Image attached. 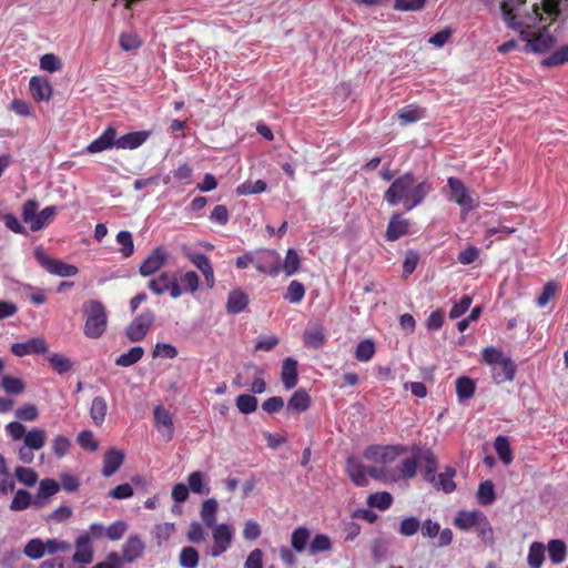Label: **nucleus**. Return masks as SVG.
<instances>
[{
  "mask_svg": "<svg viewBox=\"0 0 568 568\" xmlns=\"http://www.w3.org/2000/svg\"><path fill=\"white\" fill-rule=\"evenodd\" d=\"M423 459L425 462V479L434 483L436 479L437 460L434 453L429 449L424 450Z\"/></svg>",
  "mask_w": 568,
  "mask_h": 568,
  "instance_id": "obj_54",
  "label": "nucleus"
},
{
  "mask_svg": "<svg viewBox=\"0 0 568 568\" xmlns=\"http://www.w3.org/2000/svg\"><path fill=\"white\" fill-rule=\"evenodd\" d=\"M346 473L351 480L358 487L367 485V473L365 466L356 457H348L346 460Z\"/></svg>",
  "mask_w": 568,
  "mask_h": 568,
  "instance_id": "obj_18",
  "label": "nucleus"
},
{
  "mask_svg": "<svg viewBox=\"0 0 568 568\" xmlns=\"http://www.w3.org/2000/svg\"><path fill=\"white\" fill-rule=\"evenodd\" d=\"M376 353L375 342L371 338L361 341L354 352V356L359 362H369Z\"/></svg>",
  "mask_w": 568,
  "mask_h": 568,
  "instance_id": "obj_32",
  "label": "nucleus"
},
{
  "mask_svg": "<svg viewBox=\"0 0 568 568\" xmlns=\"http://www.w3.org/2000/svg\"><path fill=\"white\" fill-rule=\"evenodd\" d=\"M168 252L164 247L158 246L153 248L150 254L143 260L139 267L141 276H151L160 271L168 261Z\"/></svg>",
  "mask_w": 568,
  "mask_h": 568,
  "instance_id": "obj_8",
  "label": "nucleus"
},
{
  "mask_svg": "<svg viewBox=\"0 0 568 568\" xmlns=\"http://www.w3.org/2000/svg\"><path fill=\"white\" fill-rule=\"evenodd\" d=\"M255 268L272 276H277L281 272V256L274 250H263L255 255Z\"/></svg>",
  "mask_w": 568,
  "mask_h": 568,
  "instance_id": "obj_7",
  "label": "nucleus"
},
{
  "mask_svg": "<svg viewBox=\"0 0 568 568\" xmlns=\"http://www.w3.org/2000/svg\"><path fill=\"white\" fill-rule=\"evenodd\" d=\"M33 254L38 263L53 275L70 277L79 273V268L75 265L48 256L41 247H37Z\"/></svg>",
  "mask_w": 568,
  "mask_h": 568,
  "instance_id": "obj_5",
  "label": "nucleus"
},
{
  "mask_svg": "<svg viewBox=\"0 0 568 568\" xmlns=\"http://www.w3.org/2000/svg\"><path fill=\"white\" fill-rule=\"evenodd\" d=\"M217 501L213 498L206 499L202 504L201 518L207 528L216 525Z\"/></svg>",
  "mask_w": 568,
  "mask_h": 568,
  "instance_id": "obj_31",
  "label": "nucleus"
},
{
  "mask_svg": "<svg viewBox=\"0 0 568 568\" xmlns=\"http://www.w3.org/2000/svg\"><path fill=\"white\" fill-rule=\"evenodd\" d=\"M84 316L83 334L91 339L100 338L106 331L108 313L102 302L85 301L82 305Z\"/></svg>",
  "mask_w": 568,
  "mask_h": 568,
  "instance_id": "obj_2",
  "label": "nucleus"
},
{
  "mask_svg": "<svg viewBox=\"0 0 568 568\" xmlns=\"http://www.w3.org/2000/svg\"><path fill=\"white\" fill-rule=\"evenodd\" d=\"M235 404L242 414L247 415L256 410L258 402L253 395L241 394L236 397Z\"/></svg>",
  "mask_w": 568,
  "mask_h": 568,
  "instance_id": "obj_50",
  "label": "nucleus"
},
{
  "mask_svg": "<svg viewBox=\"0 0 568 568\" xmlns=\"http://www.w3.org/2000/svg\"><path fill=\"white\" fill-rule=\"evenodd\" d=\"M409 220L404 219L402 214L394 213L387 224L385 237L387 241L394 242L399 237L409 233Z\"/></svg>",
  "mask_w": 568,
  "mask_h": 568,
  "instance_id": "obj_13",
  "label": "nucleus"
},
{
  "mask_svg": "<svg viewBox=\"0 0 568 568\" xmlns=\"http://www.w3.org/2000/svg\"><path fill=\"white\" fill-rule=\"evenodd\" d=\"M192 263L202 272L209 287L214 286V271L210 258L204 254H195L191 258Z\"/></svg>",
  "mask_w": 568,
  "mask_h": 568,
  "instance_id": "obj_30",
  "label": "nucleus"
},
{
  "mask_svg": "<svg viewBox=\"0 0 568 568\" xmlns=\"http://www.w3.org/2000/svg\"><path fill=\"white\" fill-rule=\"evenodd\" d=\"M124 462V454L115 448H111L105 452L103 456V467L102 475L104 477H111L115 474L122 466Z\"/></svg>",
  "mask_w": 568,
  "mask_h": 568,
  "instance_id": "obj_17",
  "label": "nucleus"
},
{
  "mask_svg": "<svg viewBox=\"0 0 568 568\" xmlns=\"http://www.w3.org/2000/svg\"><path fill=\"white\" fill-rule=\"evenodd\" d=\"M305 292V286L301 282L294 280L288 284L286 293L284 294V300L291 304H298L304 298Z\"/></svg>",
  "mask_w": 568,
  "mask_h": 568,
  "instance_id": "obj_39",
  "label": "nucleus"
},
{
  "mask_svg": "<svg viewBox=\"0 0 568 568\" xmlns=\"http://www.w3.org/2000/svg\"><path fill=\"white\" fill-rule=\"evenodd\" d=\"M199 558V552L195 548L184 547L179 555V564L183 568H196Z\"/></svg>",
  "mask_w": 568,
  "mask_h": 568,
  "instance_id": "obj_48",
  "label": "nucleus"
},
{
  "mask_svg": "<svg viewBox=\"0 0 568 568\" xmlns=\"http://www.w3.org/2000/svg\"><path fill=\"white\" fill-rule=\"evenodd\" d=\"M393 496L388 491H378L371 494L367 498V504L379 510H386L392 506Z\"/></svg>",
  "mask_w": 568,
  "mask_h": 568,
  "instance_id": "obj_44",
  "label": "nucleus"
},
{
  "mask_svg": "<svg viewBox=\"0 0 568 568\" xmlns=\"http://www.w3.org/2000/svg\"><path fill=\"white\" fill-rule=\"evenodd\" d=\"M51 448L52 453L58 458H62L69 453L71 448V442L64 435H57L51 442Z\"/></svg>",
  "mask_w": 568,
  "mask_h": 568,
  "instance_id": "obj_56",
  "label": "nucleus"
},
{
  "mask_svg": "<svg viewBox=\"0 0 568 568\" xmlns=\"http://www.w3.org/2000/svg\"><path fill=\"white\" fill-rule=\"evenodd\" d=\"M29 89L36 101H49L52 97V87L44 78L32 77Z\"/></svg>",
  "mask_w": 568,
  "mask_h": 568,
  "instance_id": "obj_19",
  "label": "nucleus"
},
{
  "mask_svg": "<svg viewBox=\"0 0 568 568\" xmlns=\"http://www.w3.org/2000/svg\"><path fill=\"white\" fill-rule=\"evenodd\" d=\"M325 342V335L322 326H316L304 332V343L308 348L318 349Z\"/></svg>",
  "mask_w": 568,
  "mask_h": 568,
  "instance_id": "obj_35",
  "label": "nucleus"
},
{
  "mask_svg": "<svg viewBox=\"0 0 568 568\" xmlns=\"http://www.w3.org/2000/svg\"><path fill=\"white\" fill-rule=\"evenodd\" d=\"M312 403L310 394L300 388L295 390L287 402V409L296 413L305 412L310 408Z\"/></svg>",
  "mask_w": 568,
  "mask_h": 568,
  "instance_id": "obj_26",
  "label": "nucleus"
},
{
  "mask_svg": "<svg viewBox=\"0 0 568 568\" xmlns=\"http://www.w3.org/2000/svg\"><path fill=\"white\" fill-rule=\"evenodd\" d=\"M495 488L491 480H485L479 484L477 498L480 505H490L495 500Z\"/></svg>",
  "mask_w": 568,
  "mask_h": 568,
  "instance_id": "obj_47",
  "label": "nucleus"
},
{
  "mask_svg": "<svg viewBox=\"0 0 568 568\" xmlns=\"http://www.w3.org/2000/svg\"><path fill=\"white\" fill-rule=\"evenodd\" d=\"M248 304V296L240 288L232 290L229 293L226 302V311L230 314H239L243 312Z\"/></svg>",
  "mask_w": 568,
  "mask_h": 568,
  "instance_id": "obj_24",
  "label": "nucleus"
},
{
  "mask_svg": "<svg viewBox=\"0 0 568 568\" xmlns=\"http://www.w3.org/2000/svg\"><path fill=\"white\" fill-rule=\"evenodd\" d=\"M432 191L430 182H417L413 172H406L394 179L384 193V200L392 206L402 204L406 211H410L420 205Z\"/></svg>",
  "mask_w": 568,
  "mask_h": 568,
  "instance_id": "obj_1",
  "label": "nucleus"
},
{
  "mask_svg": "<svg viewBox=\"0 0 568 568\" xmlns=\"http://www.w3.org/2000/svg\"><path fill=\"white\" fill-rule=\"evenodd\" d=\"M146 286L155 295H163L169 292L172 298H179L183 294V288L179 284L176 275L170 272L160 273L159 276L151 278Z\"/></svg>",
  "mask_w": 568,
  "mask_h": 568,
  "instance_id": "obj_4",
  "label": "nucleus"
},
{
  "mask_svg": "<svg viewBox=\"0 0 568 568\" xmlns=\"http://www.w3.org/2000/svg\"><path fill=\"white\" fill-rule=\"evenodd\" d=\"M281 379L285 389H292L296 386L298 381V374L297 362L294 358L287 357L283 361L281 369Z\"/></svg>",
  "mask_w": 568,
  "mask_h": 568,
  "instance_id": "obj_20",
  "label": "nucleus"
},
{
  "mask_svg": "<svg viewBox=\"0 0 568 568\" xmlns=\"http://www.w3.org/2000/svg\"><path fill=\"white\" fill-rule=\"evenodd\" d=\"M559 287L558 284L554 281L547 282L544 287L541 294L537 298V305L539 307H545L557 294Z\"/></svg>",
  "mask_w": 568,
  "mask_h": 568,
  "instance_id": "obj_61",
  "label": "nucleus"
},
{
  "mask_svg": "<svg viewBox=\"0 0 568 568\" xmlns=\"http://www.w3.org/2000/svg\"><path fill=\"white\" fill-rule=\"evenodd\" d=\"M548 552L552 564H560L567 555L566 544L560 539H552L548 544Z\"/></svg>",
  "mask_w": 568,
  "mask_h": 568,
  "instance_id": "obj_41",
  "label": "nucleus"
},
{
  "mask_svg": "<svg viewBox=\"0 0 568 568\" xmlns=\"http://www.w3.org/2000/svg\"><path fill=\"white\" fill-rule=\"evenodd\" d=\"M456 471L454 468L452 467H448L446 468V470L442 474H439L435 481H434V485L435 487H437L438 489H442L443 491L449 494V493H453L455 489H456V484L454 481V476H455Z\"/></svg>",
  "mask_w": 568,
  "mask_h": 568,
  "instance_id": "obj_34",
  "label": "nucleus"
},
{
  "mask_svg": "<svg viewBox=\"0 0 568 568\" xmlns=\"http://www.w3.org/2000/svg\"><path fill=\"white\" fill-rule=\"evenodd\" d=\"M447 185L450 190V201H454L465 211L473 210V199L465 184L458 178H448Z\"/></svg>",
  "mask_w": 568,
  "mask_h": 568,
  "instance_id": "obj_10",
  "label": "nucleus"
},
{
  "mask_svg": "<svg viewBox=\"0 0 568 568\" xmlns=\"http://www.w3.org/2000/svg\"><path fill=\"white\" fill-rule=\"evenodd\" d=\"M301 266V258L298 253L294 248H288L281 270L287 275H294Z\"/></svg>",
  "mask_w": 568,
  "mask_h": 568,
  "instance_id": "obj_38",
  "label": "nucleus"
},
{
  "mask_svg": "<svg viewBox=\"0 0 568 568\" xmlns=\"http://www.w3.org/2000/svg\"><path fill=\"white\" fill-rule=\"evenodd\" d=\"M2 388L12 395H19L24 390V383L18 378L10 375H4L1 381Z\"/></svg>",
  "mask_w": 568,
  "mask_h": 568,
  "instance_id": "obj_57",
  "label": "nucleus"
},
{
  "mask_svg": "<svg viewBox=\"0 0 568 568\" xmlns=\"http://www.w3.org/2000/svg\"><path fill=\"white\" fill-rule=\"evenodd\" d=\"M48 361H49L52 369L60 375L71 371V368L73 366V363L71 362L70 358H68L61 354H58V353L51 354L48 357Z\"/></svg>",
  "mask_w": 568,
  "mask_h": 568,
  "instance_id": "obj_49",
  "label": "nucleus"
},
{
  "mask_svg": "<svg viewBox=\"0 0 568 568\" xmlns=\"http://www.w3.org/2000/svg\"><path fill=\"white\" fill-rule=\"evenodd\" d=\"M77 443L89 452H95L99 448V443L95 440L91 430H82L77 437Z\"/></svg>",
  "mask_w": 568,
  "mask_h": 568,
  "instance_id": "obj_64",
  "label": "nucleus"
},
{
  "mask_svg": "<svg viewBox=\"0 0 568 568\" xmlns=\"http://www.w3.org/2000/svg\"><path fill=\"white\" fill-rule=\"evenodd\" d=\"M420 528V520L415 517H405L398 527V532L403 537H412L414 536Z\"/></svg>",
  "mask_w": 568,
  "mask_h": 568,
  "instance_id": "obj_51",
  "label": "nucleus"
},
{
  "mask_svg": "<svg viewBox=\"0 0 568 568\" xmlns=\"http://www.w3.org/2000/svg\"><path fill=\"white\" fill-rule=\"evenodd\" d=\"M60 489V485L57 480L47 478L40 481L38 494L34 499V505L37 507H42L44 503L42 499L49 498L55 495Z\"/></svg>",
  "mask_w": 568,
  "mask_h": 568,
  "instance_id": "obj_29",
  "label": "nucleus"
},
{
  "mask_svg": "<svg viewBox=\"0 0 568 568\" xmlns=\"http://www.w3.org/2000/svg\"><path fill=\"white\" fill-rule=\"evenodd\" d=\"M266 190V183L263 180L255 182H245L237 186L236 192L240 195L258 194Z\"/></svg>",
  "mask_w": 568,
  "mask_h": 568,
  "instance_id": "obj_63",
  "label": "nucleus"
},
{
  "mask_svg": "<svg viewBox=\"0 0 568 568\" xmlns=\"http://www.w3.org/2000/svg\"><path fill=\"white\" fill-rule=\"evenodd\" d=\"M150 136L148 131H135L116 138V148L123 150H133L141 146Z\"/></svg>",
  "mask_w": 568,
  "mask_h": 568,
  "instance_id": "obj_21",
  "label": "nucleus"
},
{
  "mask_svg": "<svg viewBox=\"0 0 568 568\" xmlns=\"http://www.w3.org/2000/svg\"><path fill=\"white\" fill-rule=\"evenodd\" d=\"M47 433L44 429L33 427L29 432H27L23 444L31 449L39 450L45 444Z\"/></svg>",
  "mask_w": 568,
  "mask_h": 568,
  "instance_id": "obj_33",
  "label": "nucleus"
},
{
  "mask_svg": "<svg viewBox=\"0 0 568 568\" xmlns=\"http://www.w3.org/2000/svg\"><path fill=\"white\" fill-rule=\"evenodd\" d=\"M154 422L158 430L163 434L166 440H171L174 433V424L171 413L162 405H158L154 408Z\"/></svg>",
  "mask_w": 568,
  "mask_h": 568,
  "instance_id": "obj_14",
  "label": "nucleus"
},
{
  "mask_svg": "<svg viewBox=\"0 0 568 568\" xmlns=\"http://www.w3.org/2000/svg\"><path fill=\"white\" fill-rule=\"evenodd\" d=\"M494 447L499 459L505 464L509 465L513 462V452L510 443L507 437L498 436L495 439Z\"/></svg>",
  "mask_w": 568,
  "mask_h": 568,
  "instance_id": "obj_36",
  "label": "nucleus"
},
{
  "mask_svg": "<svg viewBox=\"0 0 568 568\" xmlns=\"http://www.w3.org/2000/svg\"><path fill=\"white\" fill-rule=\"evenodd\" d=\"M565 62H568V45H564L552 52L542 61V65L551 68L564 64Z\"/></svg>",
  "mask_w": 568,
  "mask_h": 568,
  "instance_id": "obj_59",
  "label": "nucleus"
},
{
  "mask_svg": "<svg viewBox=\"0 0 568 568\" xmlns=\"http://www.w3.org/2000/svg\"><path fill=\"white\" fill-rule=\"evenodd\" d=\"M179 280V284L183 288V293H194L199 288L200 277L193 272L189 271L184 275H182Z\"/></svg>",
  "mask_w": 568,
  "mask_h": 568,
  "instance_id": "obj_55",
  "label": "nucleus"
},
{
  "mask_svg": "<svg viewBox=\"0 0 568 568\" xmlns=\"http://www.w3.org/2000/svg\"><path fill=\"white\" fill-rule=\"evenodd\" d=\"M212 528L214 546L210 554L212 557H219L230 548L233 540V529L227 524L215 525Z\"/></svg>",
  "mask_w": 568,
  "mask_h": 568,
  "instance_id": "obj_9",
  "label": "nucleus"
},
{
  "mask_svg": "<svg viewBox=\"0 0 568 568\" xmlns=\"http://www.w3.org/2000/svg\"><path fill=\"white\" fill-rule=\"evenodd\" d=\"M48 352V344L42 337H33L22 343H14L11 353L18 357L31 354H44Z\"/></svg>",
  "mask_w": 568,
  "mask_h": 568,
  "instance_id": "obj_11",
  "label": "nucleus"
},
{
  "mask_svg": "<svg viewBox=\"0 0 568 568\" xmlns=\"http://www.w3.org/2000/svg\"><path fill=\"white\" fill-rule=\"evenodd\" d=\"M144 544L138 536H130L123 545L122 556L125 562H133L142 556Z\"/></svg>",
  "mask_w": 568,
  "mask_h": 568,
  "instance_id": "obj_23",
  "label": "nucleus"
},
{
  "mask_svg": "<svg viewBox=\"0 0 568 568\" xmlns=\"http://www.w3.org/2000/svg\"><path fill=\"white\" fill-rule=\"evenodd\" d=\"M456 393L459 399H468L474 396L475 383L471 378L462 376L456 381Z\"/></svg>",
  "mask_w": 568,
  "mask_h": 568,
  "instance_id": "obj_46",
  "label": "nucleus"
},
{
  "mask_svg": "<svg viewBox=\"0 0 568 568\" xmlns=\"http://www.w3.org/2000/svg\"><path fill=\"white\" fill-rule=\"evenodd\" d=\"M144 355V348L141 346H134L129 352L120 355L115 359V365L121 367H129L138 363Z\"/></svg>",
  "mask_w": 568,
  "mask_h": 568,
  "instance_id": "obj_37",
  "label": "nucleus"
},
{
  "mask_svg": "<svg viewBox=\"0 0 568 568\" xmlns=\"http://www.w3.org/2000/svg\"><path fill=\"white\" fill-rule=\"evenodd\" d=\"M23 554L32 560L42 558L45 554L44 541L40 538L30 539L24 546Z\"/></svg>",
  "mask_w": 568,
  "mask_h": 568,
  "instance_id": "obj_43",
  "label": "nucleus"
},
{
  "mask_svg": "<svg viewBox=\"0 0 568 568\" xmlns=\"http://www.w3.org/2000/svg\"><path fill=\"white\" fill-rule=\"evenodd\" d=\"M484 514L479 510L474 511H466L460 510L457 513L454 524L457 528L460 530H469L471 528H475L476 524L479 520V517H481Z\"/></svg>",
  "mask_w": 568,
  "mask_h": 568,
  "instance_id": "obj_28",
  "label": "nucleus"
},
{
  "mask_svg": "<svg viewBox=\"0 0 568 568\" xmlns=\"http://www.w3.org/2000/svg\"><path fill=\"white\" fill-rule=\"evenodd\" d=\"M376 450H381L379 460L383 464H390L393 463L399 455L407 452V447L402 445H389L385 447L379 446H372L367 448L365 452L366 458L373 457V454L375 455Z\"/></svg>",
  "mask_w": 568,
  "mask_h": 568,
  "instance_id": "obj_16",
  "label": "nucleus"
},
{
  "mask_svg": "<svg viewBox=\"0 0 568 568\" xmlns=\"http://www.w3.org/2000/svg\"><path fill=\"white\" fill-rule=\"evenodd\" d=\"M108 413V403L103 396H95L90 407V417L95 426H102Z\"/></svg>",
  "mask_w": 568,
  "mask_h": 568,
  "instance_id": "obj_27",
  "label": "nucleus"
},
{
  "mask_svg": "<svg viewBox=\"0 0 568 568\" xmlns=\"http://www.w3.org/2000/svg\"><path fill=\"white\" fill-rule=\"evenodd\" d=\"M31 505V495L29 491L19 489L10 504V509L13 511H21Z\"/></svg>",
  "mask_w": 568,
  "mask_h": 568,
  "instance_id": "obj_60",
  "label": "nucleus"
},
{
  "mask_svg": "<svg viewBox=\"0 0 568 568\" xmlns=\"http://www.w3.org/2000/svg\"><path fill=\"white\" fill-rule=\"evenodd\" d=\"M39 203L36 200H27L21 209V215L24 223L30 225L32 232H38L50 224L57 212V206H45L38 213Z\"/></svg>",
  "mask_w": 568,
  "mask_h": 568,
  "instance_id": "obj_3",
  "label": "nucleus"
},
{
  "mask_svg": "<svg viewBox=\"0 0 568 568\" xmlns=\"http://www.w3.org/2000/svg\"><path fill=\"white\" fill-rule=\"evenodd\" d=\"M398 119L403 124L414 123L425 116L424 110L416 105H408L397 112Z\"/></svg>",
  "mask_w": 568,
  "mask_h": 568,
  "instance_id": "obj_40",
  "label": "nucleus"
},
{
  "mask_svg": "<svg viewBox=\"0 0 568 568\" xmlns=\"http://www.w3.org/2000/svg\"><path fill=\"white\" fill-rule=\"evenodd\" d=\"M14 475L21 484L28 487L36 485L38 481V474L32 468L19 466L16 468Z\"/></svg>",
  "mask_w": 568,
  "mask_h": 568,
  "instance_id": "obj_62",
  "label": "nucleus"
},
{
  "mask_svg": "<svg viewBox=\"0 0 568 568\" xmlns=\"http://www.w3.org/2000/svg\"><path fill=\"white\" fill-rule=\"evenodd\" d=\"M116 242L121 245L120 252L123 257L128 258L133 254V237L129 231H120L116 234Z\"/></svg>",
  "mask_w": 568,
  "mask_h": 568,
  "instance_id": "obj_53",
  "label": "nucleus"
},
{
  "mask_svg": "<svg viewBox=\"0 0 568 568\" xmlns=\"http://www.w3.org/2000/svg\"><path fill=\"white\" fill-rule=\"evenodd\" d=\"M154 320L153 311L149 308L143 311L129 324L125 329V336L130 342L135 343L142 341L151 329Z\"/></svg>",
  "mask_w": 568,
  "mask_h": 568,
  "instance_id": "obj_6",
  "label": "nucleus"
},
{
  "mask_svg": "<svg viewBox=\"0 0 568 568\" xmlns=\"http://www.w3.org/2000/svg\"><path fill=\"white\" fill-rule=\"evenodd\" d=\"M491 371L493 378L495 379L496 383L500 384L505 382H510L515 377L516 365L509 357H506L505 359L499 362L498 365L491 367Z\"/></svg>",
  "mask_w": 568,
  "mask_h": 568,
  "instance_id": "obj_22",
  "label": "nucleus"
},
{
  "mask_svg": "<svg viewBox=\"0 0 568 568\" xmlns=\"http://www.w3.org/2000/svg\"><path fill=\"white\" fill-rule=\"evenodd\" d=\"M113 146H116V129L110 125L85 148V151L88 153H99Z\"/></svg>",
  "mask_w": 568,
  "mask_h": 568,
  "instance_id": "obj_12",
  "label": "nucleus"
},
{
  "mask_svg": "<svg viewBox=\"0 0 568 568\" xmlns=\"http://www.w3.org/2000/svg\"><path fill=\"white\" fill-rule=\"evenodd\" d=\"M310 539V530L305 527H298L294 529L292 532L291 544L292 547L301 552L306 548L307 541Z\"/></svg>",
  "mask_w": 568,
  "mask_h": 568,
  "instance_id": "obj_52",
  "label": "nucleus"
},
{
  "mask_svg": "<svg viewBox=\"0 0 568 568\" xmlns=\"http://www.w3.org/2000/svg\"><path fill=\"white\" fill-rule=\"evenodd\" d=\"M545 560V546L540 542H532L528 552V565L531 568H540Z\"/></svg>",
  "mask_w": 568,
  "mask_h": 568,
  "instance_id": "obj_45",
  "label": "nucleus"
},
{
  "mask_svg": "<svg viewBox=\"0 0 568 568\" xmlns=\"http://www.w3.org/2000/svg\"><path fill=\"white\" fill-rule=\"evenodd\" d=\"M475 530L478 537L486 544L491 546L494 544V531L487 517L483 515L479 517L478 523L475 526Z\"/></svg>",
  "mask_w": 568,
  "mask_h": 568,
  "instance_id": "obj_42",
  "label": "nucleus"
},
{
  "mask_svg": "<svg viewBox=\"0 0 568 568\" xmlns=\"http://www.w3.org/2000/svg\"><path fill=\"white\" fill-rule=\"evenodd\" d=\"M332 548L331 538L324 534H317L310 544V554L316 555L318 552L327 551Z\"/></svg>",
  "mask_w": 568,
  "mask_h": 568,
  "instance_id": "obj_58",
  "label": "nucleus"
},
{
  "mask_svg": "<svg viewBox=\"0 0 568 568\" xmlns=\"http://www.w3.org/2000/svg\"><path fill=\"white\" fill-rule=\"evenodd\" d=\"M77 550L73 554V561L78 564H90L93 560V549L87 536H80L75 541Z\"/></svg>",
  "mask_w": 568,
  "mask_h": 568,
  "instance_id": "obj_25",
  "label": "nucleus"
},
{
  "mask_svg": "<svg viewBox=\"0 0 568 568\" xmlns=\"http://www.w3.org/2000/svg\"><path fill=\"white\" fill-rule=\"evenodd\" d=\"M520 36L523 40L527 41L526 51L542 53L549 50L555 43L554 38L548 34H537L530 39L529 31L523 30Z\"/></svg>",
  "mask_w": 568,
  "mask_h": 568,
  "instance_id": "obj_15",
  "label": "nucleus"
}]
</instances>
